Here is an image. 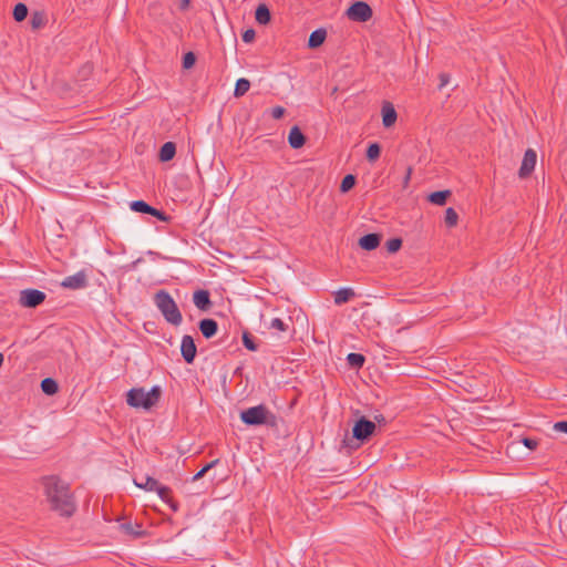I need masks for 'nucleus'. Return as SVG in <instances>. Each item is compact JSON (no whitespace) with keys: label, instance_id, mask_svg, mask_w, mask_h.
Masks as SVG:
<instances>
[{"label":"nucleus","instance_id":"f03ea898","mask_svg":"<svg viewBox=\"0 0 567 567\" xmlns=\"http://www.w3.org/2000/svg\"><path fill=\"white\" fill-rule=\"evenodd\" d=\"M240 420L248 426L267 425L276 427L278 424L277 416L265 404L243 410L240 412Z\"/></svg>","mask_w":567,"mask_h":567},{"label":"nucleus","instance_id":"2eb2a0df","mask_svg":"<svg viewBox=\"0 0 567 567\" xmlns=\"http://www.w3.org/2000/svg\"><path fill=\"white\" fill-rule=\"evenodd\" d=\"M198 328L204 338L210 339L217 333L218 323L214 319L205 318L198 322Z\"/></svg>","mask_w":567,"mask_h":567},{"label":"nucleus","instance_id":"de8ad7c7","mask_svg":"<svg viewBox=\"0 0 567 567\" xmlns=\"http://www.w3.org/2000/svg\"><path fill=\"white\" fill-rule=\"evenodd\" d=\"M3 361H4V357L3 354L0 352V368L2 367L3 364Z\"/></svg>","mask_w":567,"mask_h":567},{"label":"nucleus","instance_id":"b1692460","mask_svg":"<svg viewBox=\"0 0 567 567\" xmlns=\"http://www.w3.org/2000/svg\"><path fill=\"white\" fill-rule=\"evenodd\" d=\"M250 89V82L247 79H238L234 90V96L240 97L245 95Z\"/></svg>","mask_w":567,"mask_h":567},{"label":"nucleus","instance_id":"c85d7f7f","mask_svg":"<svg viewBox=\"0 0 567 567\" xmlns=\"http://www.w3.org/2000/svg\"><path fill=\"white\" fill-rule=\"evenodd\" d=\"M135 485L138 486L140 488H143L145 491H156V488L158 487L159 483L157 480H155L154 477H151V476H147L145 478V482L144 483H138L136 481H134Z\"/></svg>","mask_w":567,"mask_h":567},{"label":"nucleus","instance_id":"a878e982","mask_svg":"<svg viewBox=\"0 0 567 567\" xmlns=\"http://www.w3.org/2000/svg\"><path fill=\"white\" fill-rule=\"evenodd\" d=\"M27 16H28V7L22 2L17 3L13 8L14 20L17 22H21L27 18Z\"/></svg>","mask_w":567,"mask_h":567},{"label":"nucleus","instance_id":"473e14b6","mask_svg":"<svg viewBox=\"0 0 567 567\" xmlns=\"http://www.w3.org/2000/svg\"><path fill=\"white\" fill-rule=\"evenodd\" d=\"M32 29H39L44 25V17L41 12H33L31 20H30Z\"/></svg>","mask_w":567,"mask_h":567},{"label":"nucleus","instance_id":"58836bf2","mask_svg":"<svg viewBox=\"0 0 567 567\" xmlns=\"http://www.w3.org/2000/svg\"><path fill=\"white\" fill-rule=\"evenodd\" d=\"M522 443L530 451H534L538 446V441L532 437L522 439Z\"/></svg>","mask_w":567,"mask_h":567},{"label":"nucleus","instance_id":"4c0bfd02","mask_svg":"<svg viewBox=\"0 0 567 567\" xmlns=\"http://www.w3.org/2000/svg\"><path fill=\"white\" fill-rule=\"evenodd\" d=\"M148 215H152L162 221H167L169 219V217L163 210H158L153 206Z\"/></svg>","mask_w":567,"mask_h":567},{"label":"nucleus","instance_id":"6e6552de","mask_svg":"<svg viewBox=\"0 0 567 567\" xmlns=\"http://www.w3.org/2000/svg\"><path fill=\"white\" fill-rule=\"evenodd\" d=\"M536 161H537L536 152L533 148H528L524 154L522 165L518 171V176L520 178L528 177L535 168Z\"/></svg>","mask_w":567,"mask_h":567},{"label":"nucleus","instance_id":"39448f33","mask_svg":"<svg viewBox=\"0 0 567 567\" xmlns=\"http://www.w3.org/2000/svg\"><path fill=\"white\" fill-rule=\"evenodd\" d=\"M375 430L374 421L360 416L352 426V440L344 439L343 443L349 447H359L360 444L368 441L374 434Z\"/></svg>","mask_w":567,"mask_h":567},{"label":"nucleus","instance_id":"cd10ccee","mask_svg":"<svg viewBox=\"0 0 567 567\" xmlns=\"http://www.w3.org/2000/svg\"><path fill=\"white\" fill-rule=\"evenodd\" d=\"M357 178L352 174L346 175L340 184V192L341 193H348L350 189H352L355 185Z\"/></svg>","mask_w":567,"mask_h":567},{"label":"nucleus","instance_id":"2f4dec72","mask_svg":"<svg viewBox=\"0 0 567 567\" xmlns=\"http://www.w3.org/2000/svg\"><path fill=\"white\" fill-rule=\"evenodd\" d=\"M243 343L245 348L248 349L249 351L258 350V344L255 342L252 336L248 331H245L243 333Z\"/></svg>","mask_w":567,"mask_h":567},{"label":"nucleus","instance_id":"f8f14e48","mask_svg":"<svg viewBox=\"0 0 567 567\" xmlns=\"http://www.w3.org/2000/svg\"><path fill=\"white\" fill-rule=\"evenodd\" d=\"M194 305L202 311H207L212 307L210 295L208 290L199 289L193 295Z\"/></svg>","mask_w":567,"mask_h":567},{"label":"nucleus","instance_id":"a211bd4d","mask_svg":"<svg viewBox=\"0 0 567 567\" xmlns=\"http://www.w3.org/2000/svg\"><path fill=\"white\" fill-rule=\"evenodd\" d=\"M176 154V145L174 142H166L164 143L158 153V157L161 162H169L174 158Z\"/></svg>","mask_w":567,"mask_h":567},{"label":"nucleus","instance_id":"4be33fe9","mask_svg":"<svg viewBox=\"0 0 567 567\" xmlns=\"http://www.w3.org/2000/svg\"><path fill=\"white\" fill-rule=\"evenodd\" d=\"M451 196V190L444 189V190H437L433 192L427 196V199L430 203L434 205L442 206L446 203L447 198Z\"/></svg>","mask_w":567,"mask_h":567},{"label":"nucleus","instance_id":"7ed1b4c3","mask_svg":"<svg viewBox=\"0 0 567 567\" xmlns=\"http://www.w3.org/2000/svg\"><path fill=\"white\" fill-rule=\"evenodd\" d=\"M162 395V389L154 385L148 392L144 388H133L126 394V402L135 409L150 410L157 404Z\"/></svg>","mask_w":567,"mask_h":567},{"label":"nucleus","instance_id":"c756f323","mask_svg":"<svg viewBox=\"0 0 567 567\" xmlns=\"http://www.w3.org/2000/svg\"><path fill=\"white\" fill-rule=\"evenodd\" d=\"M130 206L132 210L142 214H150L152 210V206L144 200H133Z\"/></svg>","mask_w":567,"mask_h":567},{"label":"nucleus","instance_id":"6ab92c4d","mask_svg":"<svg viewBox=\"0 0 567 567\" xmlns=\"http://www.w3.org/2000/svg\"><path fill=\"white\" fill-rule=\"evenodd\" d=\"M155 492L157 493L162 501L169 505V507L174 512L178 509V504L174 502L171 497L172 489L169 487L159 484Z\"/></svg>","mask_w":567,"mask_h":567},{"label":"nucleus","instance_id":"72a5a7b5","mask_svg":"<svg viewBox=\"0 0 567 567\" xmlns=\"http://www.w3.org/2000/svg\"><path fill=\"white\" fill-rule=\"evenodd\" d=\"M196 62V55L194 52L189 51L183 55V68L188 70L194 66Z\"/></svg>","mask_w":567,"mask_h":567},{"label":"nucleus","instance_id":"5701e85b","mask_svg":"<svg viewBox=\"0 0 567 567\" xmlns=\"http://www.w3.org/2000/svg\"><path fill=\"white\" fill-rule=\"evenodd\" d=\"M41 390L47 395H54L59 391V384L54 379L45 378L41 381Z\"/></svg>","mask_w":567,"mask_h":567},{"label":"nucleus","instance_id":"a19ab883","mask_svg":"<svg viewBox=\"0 0 567 567\" xmlns=\"http://www.w3.org/2000/svg\"><path fill=\"white\" fill-rule=\"evenodd\" d=\"M553 430L567 434V421H558L554 423Z\"/></svg>","mask_w":567,"mask_h":567},{"label":"nucleus","instance_id":"37998d69","mask_svg":"<svg viewBox=\"0 0 567 567\" xmlns=\"http://www.w3.org/2000/svg\"><path fill=\"white\" fill-rule=\"evenodd\" d=\"M439 79H440L439 89L444 87L450 82V75L447 73H441L439 75Z\"/></svg>","mask_w":567,"mask_h":567},{"label":"nucleus","instance_id":"1a4fd4ad","mask_svg":"<svg viewBox=\"0 0 567 567\" xmlns=\"http://www.w3.org/2000/svg\"><path fill=\"white\" fill-rule=\"evenodd\" d=\"M182 357L186 363L192 364L196 358L197 348L192 336H184L181 343Z\"/></svg>","mask_w":567,"mask_h":567},{"label":"nucleus","instance_id":"f3484780","mask_svg":"<svg viewBox=\"0 0 567 567\" xmlns=\"http://www.w3.org/2000/svg\"><path fill=\"white\" fill-rule=\"evenodd\" d=\"M326 38H327L326 29L319 28L310 33L309 39H308V47L310 49H317L323 44Z\"/></svg>","mask_w":567,"mask_h":567},{"label":"nucleus","instance_id":"7c9ffc66","mask_svg":"<svg viewBox=\"0 0 567 567\" xmlns=\"http://www.w3.org/2000/svg\"><path fill=\"white\" fill-rule=\"evenodd\" d=\"M457 220H458V215L457 213L455 212L454 208L452 207H449L446 210H445V217H444V221H445V225L447 227H454L457 225Z\"/></svg>","mask_w":567,"mask_h":567},{"label":"nucleus","instance_id":"c03bdc74","mask_svg":"<svg viewBox=\"0 0 567 567\" xmlns=\"http://www.w3.org/2000/svg\"><path fill=\"white\" fill-rule=\"evenodd\" d=\"M374 421L379 424H385L386 423V420L384 417V415L382 414H377L374 415Z\"/></svg>","mask_w":567,"mask_h":567},{"label":"nucleus","instance_id":"4468645a","mask_svg":"<svg viewBox=\"0 0 567 567\" xmlns=\"http://www.w3.org/2000/svg\"><path fill=\"white\" fill-rule=\"evenodd\" d=\"M381 238L382 237L380 234H375V233L367 234L359 239V246L363 250H368V251L374 250L379 247V245L381 243Z\"/></svg>","mask_w":567,"mask_h":567},{"label":"nucleus","instance_id":"f704fd0d","mask_svg":"<svg viewBox=\"0 0 567 567\" xmlns=\"http://www.w3.org/2000/svg\"><path fill=\"white\" fill-rule=\"evenodd\" d=\"M402 247L401 238H391L386 241V249L389 252H396Z\"/></svg>","mask_w":567,"mask_h":567},{"label":"nucleus","instance_id":"9d476101","mask_svg":"<svg viewBox=\"0 0 567 567\" xmlns=\"http://www.w3.org/2000/svg\"><path fill=\"white\" fill-rule=\"evenodd\" d=\"M61 286L66 289L78 290L83 289L87 286L86 274L81 270L72 276H68L61 282Z\"/></svg>","mask_w":567,"mask_h":567},{"label":"nucleus","instance_id":"393cba45","mask_svg":"<svg viewBox=\"0 0 567 567\" xmlns=\"http://www.w3.org/2000/svg\"><path fill=\"white\" fill-rule=\"evenodd\" d=\"M348 364L351 368L360 369L365 362V357L361 353H349L347 357Z\"/></svg>","mask_w":567,"mask_h":567},{"label":"nucleus","instance_id":"0eeeda50","mask_svg":"<svg viewBox=\"0 0 567 567\" xmlns=\"http://www.w3.org/2000/svg\"><path fill=\"white\" fill-rule=\"evenodd\" d=\"M45 298L43 291L29 288L20 291L19 303L24 308H37Z\"/></svg>","mask_w":567,"mask_h":567},{"label":"nucleus","instance_id":"ea45409f","mask_svg":"<svg viewBox=\"0 0 567 567\" xmlns=\"http://www.w3.org/2000/svg\"><path fill=\"white\" fill-rule=\"evenodd\" d=\"M286 110L282 106H275L271 109V116L275 120H280L285 115Z\"/></svg>","mask_w":567,"mask_h":567},{"label":"nucleus","instance_id":"9b49d317","mask_svg":"<svg viewBox=\"0 0 567 567\" xmlns=\"http://www.w3.org/2000/svg\"><path fill=\"white\" fill-rule=\"evenodd\" d=\"M118 529L131 538H142L146 535L143 525L137 522H124L118 525Z\"/></svg>","mask_w":567,"mask_h":567},{"label":"nucleus","instance_id":"aec40b11","mask_svg":"<svg viewBox=\"0 0 567 567\" xmlns=\"http://www.w3.org/2000/svg\"><path fill=\"white\" fill-rule=\"evenodd\" d=\"M355 296L352 288H341L334 292V303L340 306L350 301Z\"/></svg>","mask_w":567,"mask_h":567},{"label":"nucleus","instance_id":"a18cd8bd","mask_svg":"<svg viewBox=\"0 0 567 567\" xmlns=\"http://www.w3.org/2000/svg\"><path fill=\"white\" fill-rule=\"evenodd\" d=\"M189 3H190V1H189V0H181V2H179V9H181V10H183V11H184V10H186V9H188Z\"/></svg>","mask_w":567,"mask_h":567},{"label":"nucleus","instance_id":"423d86ee","mask_svg":"<svg viewBox=\"0 0 567 567\" xmlns=\"http://www.w3.org/2000/svg\"><path fill=\"white\" fill-rule=\"evenodd\" d=\"M346 14L351 21L367 22L372 18L373 11L367 2L355 1L347 9Z\"/></svg>","mask_w":567,"mask_h":567},{"label":"nucleus","instance_id":"ddd939ff","mask_svg":"<svg viewBox=\"0 0 567 567\" xmlns=\"http://www.w3.org/2000/svg\"><path fill=\"white\" fill-rule=\"evenodd\" d=\"M288 143L293 150L301 148L306 144V136L299 126L295 125L290 128L288 134Z\"/></svg>","mask_w":567,"mask_h":567},{"label":"nucleus","instance_id":"79ce46f5","mask_svg":"<svg viewBox=\"0 0 567 567\" xmlns=\"http://www.w3.org/2000/svg\"><path fill=\"white\" fill-rule=\"evenodd\" d=\"M255 38V31L252 29H248L243 33V41L248 43L251 42Z\"/></svg>","mask_w":567,"mask_h":567},{"label":"nucleus","instance_id":"dca6fc26","mask_svg":"<svg viewBox=\"0 0 567 567\" xmlns=\"http://www.w3.org/2000/svg\"><path fill=\"white\" fill-rule=\"evenodd\" d=\"M381 113L383 126L391 127L398 118L394 106L390 102H385L382 106Z\"/></svg>","mask_w":567,"mask_h":567},{"label":"nucleus","instance_id":"bb28decb","mask_svg":"<svg viewBox=\"0 0 567 567\" xmlns=\"http://www.w3.org/2000/svg\"><path fill=\"white\" fill-rule=\"evenodd\" d=\"M381 154V146L378 143H371L367 150V159L369 162H375Z\"/></svg>","mask_w":567,"mask_h":567},{"label":"nucleus","instance_id":"412c9836","mask_svg":"<svg viewBox=\"0 0 567 567\" xmlns=\"http://www.w3.org/2000/svg\"><path fill=\"white\" fill-rule=\"evenodd\" d=\"M255 18L256 21L260 24L269 23L271 20V13L269 8L265 3L259 4L256 9Z\"/></svg>","mask_w":567,"mask_h":567},{"label":"nucleus","instance_id":"f257e3e1","mask_svg":"<svg viewBox=\"0 0 567 567\" xmlns=\"http://www.w3.org/2000/svg\"><path fill=\"white\" fill-rule=\"evenodd\" d=\"M41 483L44 488V494L51 504V508L59 512L62 516H72L76 506L69 484L55 475L43 476Z\"/></svg>","mask_w":567,"mask_h":567},{"label":"nucleus","instance_id":"49530a36","mask_svg":"<svg viewBox=\"0 0 567 567\" xmlns=\"http://www.w3.org/2000/svg\"><path fill=\"white\" fill-rule=\"evenodd\" d=\"M410 175H411V168L408 169V174L405 176V183H408V181L410 179Z\"/></svg>","mask_w":567,"mask_h":567},{"label":"nucleus","instance_id":"c9c22d12","mask_svg":"<svg viewBox=\"0 0 567 567\" xmlns=\"http://www.w3.org/2000/svg\"><path fill=\"white\" fill-rule=\"evenodd\" d=\"M218 463H219V460L216 458V460L209 462L208 464H206L199 472H197L193 476V481H197V480L202 478L210 468L215 467Z\"/></svg>","mask_w":567,"mask_h":567},{"label":"nucleus","instance_id":"20e7f679","mask_svg":"<svg viewBox=\"0 0 567 567\" xmlns=\"http://www.w3.org/2000/svg\"><path fill=\"white\" fill-rule=\"evenodd\" d=\"M154 301L163 317L167 322L173 326H179L183 321V316L172 296L165 291L159 290L155 293Z\"/></svg>","mask_w":567,"mask_h":567},{"label":"nucleus","instance_id":"e433bc0d","mask_svg":"<svg viewBox=\"0 0 567 567\" xmlns=\"http://www.w3.org/2000/svg\"><path fill=\"white\" fill-rule=\"evenodd\" d=\"M270 328L279 331H287L288 326L280 318H275L270 322Z\"/></svg>","mask_w":567,"mask_h":567}]
</instances>
